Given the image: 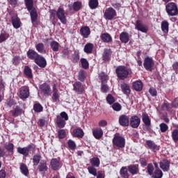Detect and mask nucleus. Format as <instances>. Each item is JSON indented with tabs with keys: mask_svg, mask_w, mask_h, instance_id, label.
<instances>
[{
	"mask_svg": "<svg viewBox=\"0 0 178 178\" xmlns=\"http://www.w3.org/2000/svg\"><path fill=\"white\" fill-rule=\"evenodd\" d=\"M9 38V33H6L4 31H2L0 34V43L3 42V41H6Z\"/></svg>",
	"mask_w": 178,
	"mask_h": 178,
	"instance_id": "nucleus-41",
	"label": "nucleus"
},
{
	"mask_svg": "<svg viewBox=\"0 0 178 178\" xmlns=\"http://www.w3.org/2000/svg\"><path fill=\"white\" fill-rule=\"evenodd\" d=\"M113 144L118 148H124V145H126V140L124 138L120 136H115L113 139Z\"/></svg>",
	"mask_w": 178,
	"mask_h": 178,
	"instance_id": "nucleus-5",
	"label": "nucleus"
},
{
	"mask_svg": "<svg viewBox=\"0 0 178 178\" xmlns=\"http://www.w3.org/2000/svg\"><path fill=\"white\" fill-rule=\"evenodd\" d=\"M80 31L83 38H88V35L91 34V31L88 26H83L81 28Z\"/></svg>",
	"mask_w": 178,
	"mask_h": 178,
	"instance_id": "nucleus-23",
	"label": "nucleus"
},
{
	"mask_svg": "<svg viewBox=\"0 0 178 178\" xmlns=\"http://www.w3.org/2000/svg\"><path fill=\"white\" fill-rule=\"evenodd\" d=\"M50 47L54 52H58V51H59V43L56 41H51L50 42Z\"/></svg>",
	"mask_w": 178,
	"mask_h": 178,
	"instance_id": "nucleus-39",
	"label": "nucleus"
},
{
	"mask_svg": "<svg viewBox=\"0 0 178 178\" xmlns=\"http://www.w3.org/2000/svg\"><path fill=\"white\" fill-rule=\"evenodd\" d=\"M106 101L108 104H109L110 105H112V104L115 102V97H113L112 95H108V96L106 97Z\"/></svg>",
	"mask_w": 178,
	"mask_h": 178,
	"instance_id": "nucleus-56",
	"label": "nucleus"
},
{
	"mask_svg": "<svg viewBox=\"0 0 178 178\" xmlns=\"http://www.w3.org/2000/svg\"><path fill=\"white\" fill-rule=\"evenodd\" d=\"M29 95H30V90L29 89V87L24 86L21 88L19 91V98H21V99H26L29 98Z\"/></svg>",
	"mask_w": 178,
	"mask_h": 178,
	"instance_id": "nucleus-11",
	"label": "nucleus"
},
{
	"mask_svg": "<svg viewBox=\"0 0 178 178\" xmlns=\"http://www.w3.org/2000/svg\"><path fill=\"white\" fill-rule=\"evenodd\" d=\"M89 6L90 9H95L98 6V0H90Z\"/></svg>",
	"mask_w": 178,
	"mask_h": 178,
	"instance_id": "nucleus-48",
	"label": "nucleus"
},
{
	"mask_svg": "<svg viewBox=\"0 0 178 178\" xmlns=\"http://www.w3.org/2000/svg\"><path fill=\"white\" fill-rule=\"evenodd\" d=\"M88 170L90 175L93 176H97V169L92 166L88 167Z\"/></svg>",
	"mask_w": 178,
	"mask_h": 178,
	"instance_id": "nucleus-54",
	"label": "nucleus"
},
{
	"mask_svg": "<svg viewBox=\"0 0 178 178\" xmlns=\"http://www.w3.org/2000/svg\"><path fill=\"white\" fill-rule=\"evenodd\" d=\"M59 98H60V95L59 94V90L56 88V85L53 86V94L51 96V99L53 102H59Z\"/></svg>",
	"mask_w": 178,
	"mask_h": 178,
	"instance_id": "nucleus-14",
	"label": "nucleus"
},
{
	"mask_svg": "<svg viewBox=\"0 0 178 178\" xmlns=\"http://www.w3.org/2000/svg\"><path fill=\"white\" fill-rule=\"evenodd\" d=\"M12 23H13V27H15V29H19L20 27V19H19V18L14 17L12 18Z\"/></svg>",
	"mask_w": 178,
	"mask_h": 178,
	"instance_id": "nucleus-40",
	"label": "nucleus"
},
{
	"mask_svg": "<svg viewBox=\"0 0 178 178\" xmlns=\"http://www.w3.org/2000/svg\"><path fill=\"white\" fill-rule=\"evenodd\" d=\"M58 134L59 138H65V137H66V131L65 129H60Z\"/></svg>",
	"mask_w": 178,
	"mask_h": 178,
	"instance_id": "nucleus-59",
	"label": "nucleus"
},
{
	"mask_svg": "<svg viewBox=\"0 0 178 178\" xmlns=\"http://www.w3.org/2000/svg\"><path fill=\"white\" fill-rule=\"evenodd\" d=\"M27 56L29 59H32L33 60H36V59L40 56L38 53L33 49H29L27 52Z\"/></svg>",
	"mask_w": 178,
	"mask_h": 178,
	"instance_id": "nucleus-24",
	"label": "nucleus"
},
{
	"mask_svg": "<svg viewBox=\"0 0 178 178\" xmlns=\"http://www.w3.org/2000/svg\"><path fill=\"white\" fill-rule=\"evenodd\" d=\"M112 108L114 111L119 112V111H122V106L119 103H115L113 104Z\"/></svg>",
	"mask_w": 178,
	"mask_h": 178,
	"instance_id": "nucleus-57",
	"label": "nucleus"
},
{
	"mask_svg": "<svg viewBox=\"0 0 178 178\" xmlns=\"http://www.w3.org/2000/svg\"><path fill=\"white\" fill-rule=\"evenodd\" d=\"M115 73L122 80H124L129 76V70L124 66H118L116 68Z\"/></svg>",
	"mask_w": 178,
	"mask_h": 178,
	"instance_id": "nucleus-4",
	"label": "nucleus"
},
{
	"mask_svg": "<svg viewBox=\"0 0 178 178\" xmlns=\"http://www.w3.org/2000/svg\"><path fill=\"white\" fill-rule=\"evenodd\" d=\"M143 66L146 70H152L154 67V60L152 58L147 57L145 58Z\"/></svg>",
	"mask_w": 178,
	"mask_h": 178,
	"instance_id": "nucleus-13",
	"label": "nucleus"
},
{
	"mask_svg": "<svg viewBox=\"0 0 178 178\" xmlns=\"http://www.w3.org/2000/svg\"><path fill=\"white\" fill-rule=\"evenodd\" d=\"M160 127V131H161V133H166V131H168L169 127L168 126V124H165V123H161L159 125Z\"/></svg>",
	"mask_w": 178,
	"mask_h": 178,
	"instance_id": "nucleus-50",
	"label": "nucleus"
},
{
	"mask_svg": "<svg viewBox=\"0 0 178 178\" xmlns=\"http://www.w3.org/2000/svg\"><path fill=\"white\" fill-rule=\"evenodd\" d=\"M128 171L131 175L134 176V175H138L140 170L138 169V165H130L127 167Z\"/></svg>",
	"mask_w": 178,
	"mask_h": 178,
	"instance_id": "nucleus-18",
	"label": "nucleus"
},
{
	"mask_svg": "<svg viewBox=\"0 0 178 178\" xmlns=\"http://www.w3.org/2000/svg\"><path fill=\"white\" fill-rule=\"evenodd\" d=\"M172 138L174 143L178 142V130L177 129H175L172 131Z\"/></svg>",
	"mask_w": 178,
	"mask_h": 178,
	"instance_id": "nucleus-49",
	"label": "nucleus"
},
{
	"mask_svg": "<svg viewBox=\"0 0 178 178\" xmlns=\"http://www.w3.org/2000/svg\"><path fill=\"white\" fill-rule=\"evenodd\" d=\"M133 88L136 91H141L143 90V82L141 81H136L133 83Z\"/></svg>",
	"mask_w": 178,
	"mask_h": 178,
	"instance_id": "nucleus-30",
	"label": "nucleus"
},
{
	"mask_svg": "<svg viewBox=\"0 0 178 178\" xmlns=\"http://www.w3.org/2000/svg\"><path fill=\"white\" fill-rule=\"evenodd\" d=\"M25 5L29 12L33 10V9H35L34 8V1L33 0H25Z\"/></svg>",
	"mask_w": 178,
	"mask_h": 178,
	"instance_id": "nucleus-35",
	"label": "nucleus"
},
{
	"mask_svg": "<svg viewBox=\"0 0 178 178\" xmlns=\"http://www.w3.org/2000/svg\"><path fill=\"white\" fill-rule=\"evenodd\" d=\"M152 176L153 178H162V177L163 176V173L162 172V170L159 169H156Z\"/></svg>",
	"mask_w": 178,
	"mask_h": 178,
	"instance_id": "nucleus-42",
	"label": "nucleus"
},
{
	"mask_svg": "<svg viewBox=\"0 0 178 178\" xmlns=\"http://www.w3.org/2000/svg\"><path fill=\"white\" fill-rule=\"evenodd\" d=\"M119 123L121 126L127 127L130 123V118L126 115H122L119 117Z\"/></svg>",
	"mask_w": 178,
	"mask_h": 178,
	"instance_id": "nucleus-15",
	"label": "nucleus"
},
{
	"mask_svg": "<svg viewBox=\"0 0 178 178\" xmlns=\"http://www.w3.org/2000/svg\"><path fill=\"white\" fill-rule=\"evenodd\" d=\"M94 48V44L92 43H87L84 47V52L86 54H91Z\"/></svg>",
	"mask_w": 178,
	"mask_h": 178,
	"instance_id": "nucleus-36",
	"label": "nucleus"
},
{
	"mask_svg": "<svg viewBox=\"0 0 178 178\" xmlns=\"http://www.w3.org/2000/svg\"><path fill=\"white\" fill-rule=\"evenodd\" d=\"M90 163L92 166H95L96 168H98L99 166V159L97 157H94L90 159Z\"/></svg>",
	"mask_w": 178,
	"mask_h": 178,
	"instance_id": "nucleus-47",
	"label": "nucleus"
},
{
	"mask_svg": "<svg viewBox=\"0 0 178 178\" xmlns=\"http://www.w3.org/2000/svg\"><path fill=\"white\" fill-rule=\"evenodd\" d=\"M81 63L83 69H88V61L86 58L81 59Z\"/></svg>",
	"mask_w": 178,
	"mask_h": 178,
	"instance_id": "nucleus-58",
	"label": "nucleus"
},
{
	"mask_svg": "<svg viewBox=\"0 0 178 178\" xmlns=\"http://www.w3.org/2000/svg\"><path fill=\"white\" fill-rule=\"evenodd\" d=\"M98 124L100 127H105L108 124V122L105 120H102L99 122Z\"/></svg>",
	"mask_w": 178,
	"mask_h": 178,
	"instance_id": "nucleus-62",
	"label": "nucleus"
},
{
	"mask_svg": "<svg viewBox=\"0 0 178 178\" xmlns=\"http://www.w3.org/2000/svg\"><path fill=\"white\" fill-rule=\"evenodd\" d=\"M68 147L70 148V149H76V143L72 140H68Z\"/></svg>",
	"mask_w": 178,
	"mask_h": 178,
	"instance_id": "nucleus-60",
	"label": "nucleus"
},
{
	"mask_svg": "<svg viewBox=\"0 0 178 178\" xmlns=\"http://www.w3.org/2000/svg\"><path fill=\"white\" fill-rule=\"evenodd\" d=\"M100 79L102 80V83H104V81H106V80H108V76H106V74H105V73H102L99 75Z\"/></svg>",
	"mask_w": 178,
	"mask_h": 178,
	"instance_id": "nucleus-63",
	"label": "nucleus"
},
{
	"mask_svg": "<svg viewBox=\"0 0 178 178\" xmlns=\"http://www.w3.org/2000/svg\"><path fill=\"white\" fill-rule=\"evenodd\" d=\"M73 136L81 138L84 137V131L81 128H78L73 130Z\"/></svg>",
	"mask_w": 178,
	"mask_h": 178,
	"instance_id": "nucleus-27",
	"label": "nucleus"
},
{
	"mask_svg": "<svg viewBox=\"0 0 178 178\" xmlns=\"http://www.w3.org/2000/svg\"><path fill=\"white\" fill-rule=\"evenodd\" d=\"M83 6V4L81 1H75L74 2L73 5L72 4L68 5V8L70 10H72V8H73V10H75V12H79L81 9V7Z\"/></svg>",
	"mask_w": 178,
	"mask_h": 178,
	"instance_id": "nucleus-19",
	"label": "nucleus"
},
{
	"mask_svg": "<svg viewBox=\"0 0 178 178\" xmlns=\"http://www.w3.org/2000/svg\"><path fill=\"white\" fill-rule=\"evenodd\" d=\"M116 16V10L112 8H106L104 12V17L106 20H113Z\"/></svg>",
	"mask_w": 178,
	"mask_h": 178,
	"instance_id": "nucleus-8",
	"label": "nucleus"
},
{
	"mask_svg": "<svg viewBox=\"0 0 178 178\" xmlns=\"http://www.w3.org/2000/svg\"><path fill=\"white\" fill-rule=\"evenodd\" d=\"M20 170L23 175L27 176L29 175V168H27V165L24 163H22L20 165Z\"/></svg>",
	"mask_w": 178,
	"mask_h": 178,
	"instance_id": "nucleus-46",
	"label": "nucleus"
},
{
	"mask_svg": "<svg viewBox=\"0 0 178 178\" xmlns=\"http://www.w3.org/2000/svg\"><path fill=\"white\" fill-rule=\"evenodd\" d=\"M121 90L123 94H124L125 95H127V97L130 95V92L131 90H130V86H129L128 84L127 83L121 84Z\"/></svg>",
	"mask_w": 178,
	"mask_h": 178,
	"instance_id": "nucleus-26",
	"label": "nucleus"
},
{
	"mask_svg": "<svg viewBox=\"0 0 178 178\" xmlns=\"http://www.w3.org/2000/svg\"><path fill=\"white\" fill-rule=\"evenodd\" d=\"M140 123H141V119H140L138 116L133 115L131 117L129 124L132 129H138V126H140Z\"/></svg>",
	"mask_w": 178,
	"mask_h": 178,
	"instance_id": "nucleus-9",
	"label": "nucleus"
},
{
	"mask_svg": "<svg viewBox=\"0 0 178 178\" xmlns=\"http://www.w3.org/2000/svg\"><path fill=\"white\" fill-rule=\"evenodd\" d=\"M101 90L102 92H108V91H109V87L108 86V85L102 83Z\"/></svg>",
	"mask_w": 178,
	"mask_h": 178,
	"instance_id": "nucleus-61",
	"label": "nucleus"
},
{
	"mask_svg": "<svg viewBox=\"0 0 178 178\" xmlns=\"http://www.w3.org/2000/svg\"><path fill=\"white\" fill-rule=\"evenodd\" d=\"M127 170H128L127 167H122L120 169V175L121 177H122V178H129V172Z\"/></svg>",
	"mask_w": 178,
	"mask_h": 178,
	"instance_id": "nucleus-31",
	"label": "nucleus"
},
{
	"mask_svg": "<svg viewBox=\"0 0 178 178\" xmlns=\"http://www.w3.org/2000/svg\"><path fill=\"white\" fill-rule=\"evenodd\" d=\"M147 172L149 176H152L154 174V165L152 164H148L147 167Z\"/></svg>",
	"mask_w": 178,
	"mask_h": 178,
	"instance_id": "nucleus-52",
	"label": "nucleus"
},
{
	"mask_svg": "<svg viewBox=\"0 0 178 178\" xmlns=\"http://www.w3.org/2000/svg\"><path fill=\"white\" fill-rule=\"evenodd\" d=\"M161 29L163 33H168L169 32V22L167 21H163L161 22Z\"/></svg>",
	"mask_w": 178,
	"mask_h": 178,
	"instance_id": "nucleus-38",
	"label": "nucleus"
},
{
	"mask_svg": "<svg viewBox=\"0 0 178 178\" xmlns=\"http://www.w3.org/2000/svg\"><path fill=\"white\" fill-rule=\"evenodd\" d=\"M170 166V163L168 160H163L160 162V168L163 170V172L169 171Z\"/></svg>",
	"mask_w": 178,
	"mask_h": 178,
	"instance_id": "nucleus-22",
	"label": "nucleus"
},
{
	"mask_svg": "<svg viewBox=\"0 0 178 178\" xmlns=\"http://www.w3.org/2000/svg\"><path fill=\"white\" fill-rule=\"evenodd\" d=\"M35 149V145H29L28 146L25 147H17V152L18 154H20L21 155H23L24 156H29V154L31 151H34Z\"/></svg>",
	"mask_w": 178,
	"mask_h": 178,
	"instance_id": "nucleus-3",
	"label": "nucleus"
},
{
	"mask_svg": "<svg viewBox=\"0 0 178 178\" xmlns=\"http://www.w3.org/2000/svg\"><path fill=\"white\" fill-rule=\"evenodd\" d=\"M74 91L78 94H82L84 92V86L81 85L80 82H76L73 84Z\"/></svg>",
	"mask_w": 178,
	"mask_h": 178,
	"instance_id": "nucleus-16",
	"label": "nucleus"
},
{
	"mask_svg": "<svg viewBox=\"0 0 178 178\" xmlns=\"http://www.w3.org/2000/svg\"><path fill=\"white\" fill-rule=\"evenodd\" d=\"M85 79L86 72H84V70H80L79 72V80H80V81H84Z\"/></svg>",
	"mask_w": 178,
	"mask_h": 178,
	"instance_id": "nucleus-53",
	"label": "nucleus"
},
{
	"mask_svg": "<svg viewBox=\"0 0 178 178\" xmlns=\"http://www.w3.org/2000/svg\"><path fill=\"white\" fill-rule=\"evenodd\" d=\"M31 18L32 23H35L37 19H38V14H37V10L35 9L31 10L30 11Z\"/></svg>",
	"mask_w": 178,
	"mask_h": 178,
	"instance_id": "nucleus-29",
	"label": "nucleus"
},
{
	"mask_svg": "<svg viewBox=\"0 0 178 178\" xmlns=\"http://www.w3.org/2000/svg\"><path fill=\"white\" fill-rule=\"evenodd\" d=\"M33 110L35 112H42V106L40 104H36L33 106Z\"/></svg>",
	"mask_w": 178,
	"mask_h": 178,
	"instance_id": "nucleus-55",
	"label": "nucleus"
},
{
	"mask_svg": "<svg viewBox=\"0 0 178 178\" xmlns=\"http://www.w3.org/2000/svg\"><path fill=\"white\" fill-rule=\"evenodd\" d=\"M42 94L44 97H50L51 92L52 90H51V86L48 85L47 83H44L40 86L39 87Z\"/></svg>",
	"mask_w": 178,
	"mask_h": 178,
	"instance_id": "nucleus-7",
	"label": "nucleus"
},
{
	"mask_svg": "<svg viewBox=\"0 0 178 178\" xmlns=\"http://www.w3.org/2000/svg\"><path fill=\"white\" fill-rule=\"evenodd\" d=\"M11 112H12L13 116L17 117L20 115V114L23 113V110H22V108H19L18 106H17Z\"/></svg>",
	"mask_w": 178,
	"mask_h": 178,
	"instance_id": "nucleus-44",
	"label": "nucleus"
},
{
	"mask_svg": "<svg viewBox=\"0 0 178 178\" xmlns=\"http://www.w3.org/2000/svg\"><path fill=\"white\" fill-rule=\"evenodd\" d=\"M143 122L145 124L146 130H149V129H151V120H149V116H148V115H143Z\"/></svg>",
	"mask_w": 178,
	"mask_h": 178,
	"instance_id": "nucleus-20",
	"label": "nucleus"
},
{
	"mask_svg": "<svg viewBox=\"0 0 178 178\" xmlns=\"http://www.w3.org/2000/svg\"><path fill=\"white\" fill-rule=\"evenodd\" d=\"M35 63L36 65H38L40 67H45V66H47V60L40 55L36 58V60H35Z\"/></svg>",
	"mask_w": 178,
	"mask_h": 178,
	"instance_id": "nucleus-21",
	"label": "nucleus"
},
{
	"mask_svg": "<svg viewBox=\"0 0 178 178\" xmlns=\"http://www.w3.org/2000/svg\"><path fill=\"white\" fill-rule=\"evenodd\" d=\"M101 39L104 42H111L112 41V36L108 33H103L101 35Z\"/></svg>",
	"mask_w": 178,
	"mask_h": 178,
	"instance_id": "nucleus-34",
	"label": "nucleus"
},
{
	"mask_svg": "<svg viewBox=\"0 0 178 178\" xmlns=\"http://www.w3.org/2000/svg\"><path fill=\"white\" fill-rule=\"evenodd\" d=\"M66 120H69V116L65 112L60 113V115L57 116L56 123L60 129H63L66 126Z\"/></svg>",
	"mask_w": 178,
	"mask_h": 178,
	"instance_id": "nucleus-1",
	"label": "nucleus"
},
{
	"mask_svg": "<svg viewBox=\"0 0 178 178\" xmlns=\"http://www.w3.org/2000/svg\"><path fill=\"white\" fill-rule=\"evenodd\" d=\"M112 55V51H111V49H105L104 52L103 54V60L106 61V60H109V59H111V56Z\"/></svg>",
	"mask_w": 178,
	"mask_h": 178,
	"instance_id": "nucleus-32",
	"label": "nucleus"
},
{
	"mask_svg": "<svg viewBox=\"0 0 178 178\" xmlns=\"http://www.w3.org/2000/svg\"><path fill=\"white\" fill-rule=\"evenodd\" d=\"M146 145L149 147V149L154 151V152H156V151H159V146H158L152 140H147Z\"/></svg>",
	"mask_w": 178,
	"mask_h": 178,
	"instance_id": "nucleus-17",
	"label": "nucleus"
},
{
	"mask_svg": "<svg viewBox=\"0 0 178 178\" xmlns=\"http://www.w3.org/2000/svg\"><path fill=\"white\" fill-rule=\"evenodd\" d=\"M165 10L168 16H177L178 8L176 3L171 2L165 6Z\"/></svg>",
	"mask_w": 178,
	"mask_h": 178,
	"instance_id": "nucleus-2",
	"label": "nucleus"
},
{
	"mask_svg": "<svg viewBox=\"0 0 178 178\" xmlns=\"http://www.w3.org/2000/svg\"><path fill=\"white\" fill-rule=\"evenodd\" d=\"M56 16L63 24H66V23H67V19L65 15V9H63L62 6L59 7L57 10Z\"/></svg>",
	"mask_w": 178,
	"mask_h": 178,
	"instance_id": "nucleus-6",
	"label": "nucleus"
},
{
	"mask_svg": "<svg viewBox=\"0 0 178 178\" xmlns=\"http://www.w3.org/2000/svg\"><path fill=\"white\" fill-rule=\"evenodd\" d=\"M92 134L95 137V138H97V140H99L102 136H104V132L102 131V129H94L92 131Z\"/></svg>",
	"mask_w": 178,
	"mask_h": 178,
	"instance_id": "nucleus-28",
	"label": "nucleus"
},
{
	"mask_svg": "<svg viewBox=\"0 0 178 178\" xmlns=\"http://www.w3.org/2000/svg\"><path fill=\"white\" fill-rule=\"evenodd\" d=\"M50 166L53 170H59L62 168V162L58 159H52L50 161Z\"/></svg>",
	"mask_w": 178,
	"mask_h": 178,
	"instance_id": "nucleus-10",
	"label": "nucleus"
},
{
	"mask_svg": "<svg viewBox=\"0 0 178 178\" xmlns=\"http://www.w3.org/2000/svg\"><path fill=\"white\" fill-rule=\"evenodd\" d=\"M40 161H41V155L35 154L33 157V162L34 166H37L40 163Z\"/></svg>",
	"mask_w": 178,
	"mask_h": 178,
	"instance_id": "nucleus-45",
	"label": "nucleus"
},
{
	"mask_svg": "<svg viewBox=\"0 0 178 178\" xmlns=\"http://www.w3.org/2000/svg\"><path fill=\"white\" fill-rule=\"evenodd\" d=\"M136 29L141 33H148V26L144 24L140 20L136 21Z\"/></svg>",
	"mask_w": 178,
	"mask_h": 178,
	"instance_id": "nucleus-12",
	"label": "nucleus"
},
{
	"mask_svg": "<svg viewBox=\"0 0 178 178\" xmlns=\"http://www.w3.org/2000/svg\"><path fill=\"white\" fill-rule=\"evenodd\" d=\"M4 148H6L8 152H13L15 145L13 143H8L5 145Z\"/></svg>",
	"mask_w": 178,
	"mask_h": 178,
	"instance_id": "nucleus-51",
	"label": "nucleus"
},
{
	"mask_svg": "<svg viewBox=\"0 0 178 178\" xmlns=\"http://www.w3.org/2000/svg\"><path fill=\"white\" fill-rule=\"evenodd\" d=\"M24 74L28 77V79H33V72L29 67L26 66L24 67Z\"/></svg>",
	"mask_w": 178,
	"mask_h": 178,
	"instance_id": "nucleus-43",
	"label": "nucleus"
},
{
	"mask_svg": "<svg viewBox=\"0 0 178 178\" xmlns=\"http://www.w3.org/2000/svg\"><path fill=\"white\" fill-rule=\"evenodd\" d=\"M172 68L175 70V73H178V62H175L172 65Z\"/></svg>",
	"mask_w": 178,
	"mask_h": 178,
	"instance_id": "nucleus-64",
	"label": "nucleus"
},
{
	"mask_svg": "<svg viewBox=\"0 0 178 178\" xmlns=\"http://www.w3.org/2000/svg\"><path fill=\"white\" fill-rule=\"evenodd\" d=\"M35 48L40 54H47V50H45V47H44V44L38 43L36 44Z\"/></svg>",
	"mask_w": 178,
	"mask_h": 178,
	"instance_id": "nucleus-37",
	"label": "nucleus"
},
{
	"mask_svg": "<svg viewBox=\"0 0 178 178\" xmlns=\"http://www.w3.org/2000/svg\"><path fill=\"white\" fill-rule=\"evenodd\" d=\"M120 40L124 44H127V42H129V40H130V35H129V33L126 32H122L120 35Z\"/></svg>",
	"mask_w": 178,
	"mask_h": 178,
	"instance_id": "nucleus-25",
	"label": "nucleus"
},
{
	"mask_svg": "<svg viewBox=\"0 0 178 178\" xmlns=\"http://www.w3.org/2000/svg\"><path fill=\"white\" fill-rule=\"evenodd\" d=\"M38 169L40 172H47V170H48V167L47 166V161H40L38 165Z\"/></svg>",
	"mask_w": 178,
	"mask_h": 178,
	"instance_id": "nucleus-33",
	"label": "nucleus"
}]
</instances>
